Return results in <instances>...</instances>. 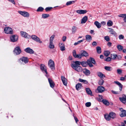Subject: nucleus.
Wrapping results in <instances>:
<instances>
[{"label": "nucleus", "instance_id": "2", "mask_svg": "<svg viewBox=\"0 0 126 126\" xmlns=\"http://www.w3.org/2000/svg\"><path fill=\"white\" fill-rule=\"evenodd\" d=\"M48 65L52 70H53L55 69L54 63L52 60L50 59L49 60L48 62Z\"/></svg>", "mask_w": 126, "mask_h": 126}, {"label": "nucleus", "instance_id": "7", "mask_svg": "<svg viewBox=\"0 0 126 126\" xmlns=\"http://www.w3.org/2000/svg\"><path fill=\"white\" fill-rule=\"evenodd\" d=\"M18 38V36L17 35H13L10 36L11 40L13 42L16 41L17 40Z\"/></svg>", "mask_w": 126, "mask_h": 126}, {"label": "nucleus", "instance_id": "63", "mask_svg": "<svg viewBox=\"0 0 126 126\" xmlns=\"http://www.w3.org/2000/svg\"><path fill=\"white\" fill-rule=\"evenodd\" d=\"M111 43L110 42H108L107 43V45L109 46H110L111 45Z\"/></svg>", "mask_w": 126, "mask_h": 126}, {"label": "nucleus", "instance_id": "49", "mask_svg": "<svg viewBox=\"0 0 126 126\" xmlns=\"http://www.w3.org/2000/svg\"><path fill=\"white\" fill-rule=\"evenodd\" d=\"M118 16L126 18V14H121Z\"/></svg>", "mask_w": 126, "mask_h": 126}, {"label": "nucleus", "instance_id": "50", "mask_svg": "<svg viewBox=\"0 0 126 126\" xmlns=\"http://www.w3.org/2000/svg\"><path fill=\"white\" fill-rule=\"evenodd\" d=\"M84 40H80V41H78L77 42H75L74 43V45L75 46L76 45L79 43H80L81 42L83 41Z\"/></svg>", "mask_w": 126, "mask_h": 126}, {"label": "nucleus", "instance_id": "3", "mask_svg": "<svg viewBox=\"0 0 126 126\" xmlns=\"http://www.w3.org/2000/svg\"><path fill=\"white\" fill-rule=\"evenodd\" d=\"M5 33L7 34H12L13 33V31L12 29L9 27H6L4 29Z\"/></svg>", "mask_w": 126, "mask_h": 126}, {"label": "nucleus", "instance_id": "22", "mask_svg": "<svg viewBox=\"0 0 126 126\" xmlns=\"http://www.w3.org/2000/svg\"><path fill=\"white\" fill-rule=\"evenodd\" d=\"M83 73L85 75L87 76L89 75L90 73V71L86 68H85L83 69Z\"/></svg>", "mask_w": 126, "mask_h": 126}, {"label": "nucleus", "instance_id": "45", "mask_svg": "<svg viewBox=\"0 0 126 126\" xmlns=\"http://www.w3.org/2000/svg\"><path fill=\"white\" fill-rule=\"evenodd\" d=\"M113 24V22L110 20H109L107 22V25L109 26H112Z\"/></svg>", "mask_w": 126, "mask_h": 126}, {"label": "nucleus", "instance_id": "61", "mask_svg": "<svg viewBox=\"0 0 126 126\" xmlns=\"http://www.w3.org/2000/svg\"><path fill=\"white\" fill-rule=\"evenodd\" d=\"M66 36H64L63 37L62 40L63 41H65L66 39Z\"/></svg>", "mask_w": 126, "mask_h": 126}, {"label": "nucleus", "instance_id": "52", "mask_svg": "<svg viewBox=\"0 0 126 126\" xmlns=\"http://www.w3.org/2000/svg\"><path fill=\"white\" fill-rule=\"evenodd\" d=\"M85 105L86 107H89L91 105V103L90 102H87L85 103Z\"/></svg>", "mask_w": 126, "mask_h": 126}, {"label": "nucleus", "instance_id": "21", "mask_svg": "<svg viewBox=\"0 0 126 126\" xmlns=\"http://www.w3.org/2000/svg\"><path fill=\"white\" fill-rule=\"evenodd\" d=\"M59 46L61 50L63 51L65 50L64 45L63 43H60L59 44Z\"/></svg>", "mask_w": 126, "mask_h": 126}, {"label": "nucleus", "instance_id": "26", "mask_svg": "<svg viewBox=\"0 0 126 126\" xmlns=\"http://www.w3.org/2000/svg\"><path fill=\"white\" fill-rule=\"evenodd\" d=\"M88 20V17L87 16H84L82 19L81 23V24L84 23L86 22Z\"/></svg>", "mask_w": 126, "mask_h": 126}, {"label": "nucleus", "instance_id": "46", "mask_svg": "<svg viewBox=\"0 0 126 126\" xmlns=\"http://www.w3.org/2000/svg\"><path fill=\"white\" fill-rule=\"evenodd\" d=\"M74 2L75 1H68L66 3V4L68 6L71 5L72 3H74Z\"/></svg>", "mask_w": 126, "mask_h": 126}, {"label": "nucleus", "instance_id": "23", "mask_svg": "<svg viewBox=\"0 0 126 126\" xmlns=\"http://www.w3.org/2000/svg\"><path fill=\"white\" fill-rule=\"evenodd\" d=\"M81 56L86 57L88 56L87 52L85 51L82 50L81 51Z\"/></svg>", "mask_w": 126, "mask_h": 126}, {"label": "nucleus", "instance_id": "8", "mask_svg": "<svg viewBox=\"0 0 126 126\" xmlns=\"http://www.w3.org/2000/svg\"><path fill=\"white\" fill-rule=\"evenodd\" d=\"M105 88L102 86H100L98 87L97 90L98 93H102L105 90Z\"/></svg>", "mask_w": 126, "mask_h": 126}, {"label": "nucleus", "instance_id": "53", "mask_svg": "<svg viewBox=\"0 0 126 126\" xmlns=\"http://www.w3.org/2000/svg\"><path fill=\"white\" fill-rule=\"evenodd\" d=\"M111 58L110 57H108L105 59L104 60L107 62H110L111 60Z\"/></svg>", "mask_w": 126, "mask_h": 126}, {"label": "nucleus", "instance_id": "15", "mask_svg": "<svg viewBox=\"0 0 126 126\" xmlns=\"http://www.w3.org/2000/svg\"><path fill=\"white\" fill-rule=\"evenodd\" d=\"M48 80L50 87L52 88H53L55 85L54 83L50 78H48Z\"/></svg>", "mask_w": 126, "mask_h": 126}, {"label": "nucleus", "instance_id": "33", "mask_svg": "<svg viewBox=\"0 0 126 126\" xmlns=\"http://www.w3.org/2000/svg\"><path fill=\"white\" fill-rule=\"evenodd\" d=\"M96 50L97 52L99 54L101 52V48L100 47L98 46L96 47Z\"/></svg>", "mask_w": 126, "mask_h": 126}, {"label": "nucleus", "instance_id": "25", "mask_svg": "<svg viewBox=\"0 0 126 126\" xmlns=\"http://www.w3.org/2000/svg\"><path fill=\"white\" fill-rule=\"evenodd\" d=\"M114 82L116 84L119 86V87L120 88L119 90L120 91V92H121L122 90V89L123 87V85L118 81H114Z\"/></svg>", "mask_w": 126, "mask_h": 126}, {"label": "nucleus", "instance_id": "9", "mask_svg": "<svg viewBox=\"0 0 126 126\" xmlns=\"http://www.w3.org/2000/svg\"><path fill=\"white\" fill-rule=\"evenodd\" d=\"M73 56L75 58H77L80 59L82 57L81 55L80 54H76V52L75 50H74L73 51Z\"/></svg>", "mask_w": 126, "mask_h": 126}, {"label": "nucleus", "instance_id": "44", "mask_svg": "<svg viewBox=\"0 0 126 126\" xmlns=\"http://www.w3.org/2000/svg\"><path fill=\"white\" fill-rule=\"evenodd\" d=\"M110 53V51H105L104 52V55L105 56L107 57L108 56Z\"/></svg>", "mask_w": 126, "mask_h": 126}, {"label": "nucleus", "instance_id": "38", "mask_svg": "<svg viewBox=\"0 0 126 126\" xmlns=\"http://www.w3.org/2000/svg\"><path fill=\"white\" fill-rule=\"evenodd\" d=\"M104 68L106 70L108 71H111L112 70V67L110 66H105Z\"/></svg>", "mask_w": 126, "mask_h": 126}, {"label": "nucleus", "instance_id": "13", "mask_svg": "<svg viewBox=\"0 0 126 126\" xmlns=\"http://www.w3.org/2000/svg\"><path fill=\"white\" fill-rule=\"evenodd\" d=\"M119 99L121 101L125 104H126V96L124 95L122 97H120Z\"/></svg>", "mask_w": 126, "mask_h": 126}, {"label": "nucleus", "instance_id": "31", "mask_svg": "<svg viewBox=\"0 0 126 126\" xmlns=\"http://www.w3.org/2000/svg\"><path fill=\"white\" fill-rule=\"evenodd\" d=\"M102 102L104 104L107 106H108L109 105V103L107 100L103 99L102 100Z\"/></svg>", "mask_w": 126, "mask_h": 126}, {"label": "nucleus", "instance_id": "39", "mask_svg": "<svg viewBox=\"0 0 126 126\" xmlns=\"http://www.w3.org/2000/svg\"><path fill=\"white\" fill-rule=\"evenodd\" d=\"M117 55L114 54H111V59L113 60H115L116 58Z\"/></svg>", "mask_w": 126, "mask_h": 126}, {"label": "nucleus", "instance_id": "6", "mask_svg": "<svg viewBox=\"0 0 126 126\" xmlns=\"http://www.w3.org/2000/svg\"><path fill=\"white\" fill-rule=\"evenodd\" d=\"M18 12L19 14L25 17H28L29 16V13L26 12L19 11H18Z\"/></svg>", "mask_w": 126, "mask_h": 126}, {"label": "nucleus", "instance_id": "35", "mask_svg": "<svg viewBox=\"0 0 126 126\" xmlns=\"http://www.w3.org/2000/svg\"><path fill=\"white\" fill-rule=\"evenodd\" d=\"M79 81L80 82H83V83L86 84H87L88 83V81L86 80L83 79H79Z\"/></svg>", "mask_w": 126, "mask_h": 126}, {"label": "nucleus", "instance_id": "40", "mask_svg": "<svg viewBox=\"0 0 126 126\" xmlns=\"http://www.w3.org/2000/svg\"><path fill=\"white\" fill-rule=\"evenodd\" d=\"M49 47L51 49H53L54 48V45L53 44L52 42H50Z\"/></svg>", "mask_w": 126, "mask_h": 126}, {"label": "nucleus", "instance_id": "18", "mask_svg": "<svg viewBox=\"0 0 126 126\" xmlns=\"http://www.w3.org/2000/svg\"><path fill=\"white\" fill-rule=\"evenodd\" d=\"M62 80L64 85L66 86L67 85V82L65 78L63 76L61 77Z\"/></svg>", "mask_w": 126, "mask_h": 126}, {"label": "nucleus", "instance_id": "57", "mask_svg": "<svg viewBox=\"0 0 126 126\" xmlns=\"http://www.w3.org/2000/svg\"><path fill=\"white\" fill-rule=\"evenodd\" d=\"M104 39L107 41H109L110 40V37L108 36H105L104 37Z\"/></svg>", "mask_w": 126, "mask_h": 126}, {"label": "nucleus", "instance_id": "5", "mask_svg": "<svg viewBox=\"0 0 126 126\" xmlns=\"http://www.w3.org/2000/svg\"><path fill=\"white\" fill-rule=\"evenodd\" d=\"M13 52L14 54L16 55L19 54L21 52V49L19 46L15 47L14 50Z\"/></svg>", "mask_w": 126, "mask_h": 126}, {"label": "nucleus", "instance_id": "62", "mask_svg": "<svg viewBox=\"0 0 126 126\" xmlns=\"http://www.w3.org/2000/svg\"><path fill=\"white\" fill-rule=\"evenodd\" d=\"M120 80L121 81H124L125 80V78L123 77H121L120 78Z\"/></svg>", "mask_w": 126, "mask_h": 126}, {"label": "nucleus", "instance_id": "32", "mask_svg": "<svg viewBox=\"0 0 126 126\" xmlns=\"http://www.w3.org/2000/svg\"><path fill=\"white\" fill-rule=\"evenodd\" d=\"M81 64L83 66L86 67L87 66L88 64L87 61H83L81 62Z\"/></svg>", "mask_w": 126, "mask_h": 126}, {"label": "nucleus", "instance_id": "54", "mask_svg": "<svg viewBox=\"0 0 126 126\" xmlns=\"http://www.w3.org/2000/svg\"><path fill=\"white\" fill-rule=\"evenodd\" d=\"M111 92L113 94H119L120 93L119 92L116 91L112 90L111 91Z\"/></svg>", "mask_w": 126, "mask_h": 126}, {"label": "nucleus", "instance_id": "60", "mask_svg": "<svg viewBox=\"0 0 126 126\" xmlns=\"http://www.w3.org/2000/svg\"><path fill=\"white\" fill-rule=\"evenodd\" d=\"M116 58L118 60H120L121 59L122 57L120 55H117V57H116Z\"/></svg>", "mask_w": 126, "mask_h": 126}, {"label": "nucleus", "instance_id": "36", "mask_svg": "<svg viewBox=\"0 0 126 126\" xmlns=\"http://www.w3.org/2000/svg\"><path fill=\"white\" fill-rule=\"evenodd\" d=\"M117 48L119 51L122 50L123 49V47L120 45H118L117 46Z\"/></svg>", "mask_w": 126, "mask_h": 126}, {"label": "nucleus", "instance_id": "47", "mask_svg": "<svg viewBox=\"0 0 126 126\" xmlns=\"http://www.w3.org/2000/svg\"><path fill=\"white\" fill-rule=\"evenodd\" d=\"M44 10V8L42 7H39L37 9V12H41Z\"/></svg>", "mask_w": 126, "mask_h": 126}, {"label": "nucleus", "instance_id": "10", "mask_svg": "<svg viewBox=\"0 0 126 126\" xmlns=\"http://www.w3.org/2000/svg\"><path fill=\"white\" fill-rule=\"evenodd\" d=\"M19 61L20 62H24L25 63H26L28 62V58L23 57L20 58Z\"/></svg>", "mask_w": 126, "mask_h": 126}, {"label": "nucleus", "instance_id": "17", "mask_svg": "<svg viewBox=\"0 0 126 126\" xmlns=\"http://www.w3.org/2000/svg\"><path fill=\"white\" fill-rule=\"evenodd\" d=\"M20 33L22 36L25 38H29L30 37V35H28V34L25 32L21 31L20 32Z\"/></svg>", "mask_w": 126, "mask_h": 126}, {"label": "nucleus", "instance_id": "30", "mask_svg": "<svg viewBox=\"0 0 126 126\" xmlns=\"http://www.w3.org/2000/svg\"><path fill=\"white\" fill-rule=\"evenodd\" d=\"M97 74L98 76L100 78H102L103 77H105V76L100 72H97Z\"/></svg>", "mask_w": 126, "mask_h": 126}, {"label": "nucleus", "instance_id": "51", "mask_svg": "<svg viewBox=\"0 0 126 126\" xmlns=\"http://www.w3.org/2000/svg\"><path fill=\"white\" fill-rule=\"evenodd\" d=\"M55 36L54 35H53L51 36L50 38V42H52Z\"/></svg>", "mask_w": 126, "mask_h": 126}, {"label": "nucleus", "instance_id": "43", "mask_svg": "<svg viewBox=\"0 0 126 126\" xmlns=\"http://www.w3.org/2000/svg\"><path fill=\"white\" fill-rule=\"evenodd\" d=\"M104 82L103 80L102 79H101L99 80L98 83L99 85L101 86L103 85Z\"/></svg>", "mask_w": 126, "mask_h": 126}, {"label": "nucleus", "instance_id": "28", "mask_svg": "<svg viewBox=\"0 0 126 126\" xmlns=\"http://www.w3.org/2000/svg\"><path fill=\"white\" fill-rule=\"evenodd\" d=\"M94 24L98 28H100L101 27V24L97 21H95L94 22Z\"/></svg>", "mask_w": 126, "mask_h": 126}, {"label": "nucleus", "instance_id": "59", "mask_svg": "<svg viewBox=\"0 0 126 126\" xmlns=\"http://www.w3.org/2000/svg\"><path fill=\"white\" fill-rule=\"evenodd\" d=\"M92 45L94 46H95L97 45V44L96 42L94 41L92 43Z\"/></svg>", "mask_w": 126, "mask_h": 126}, {"label": "nucleus", "instance_id": "4", "mask_svg": "<svg viewBox=\"0 0 126 126\" xmlns=\"http://www.w3.org/2000/svg\"><path fill=\"white\" fill-rule=\"evenodd\" d=\"M31 37L32 39L37 42L40 44L42 43V42L41 40L36 35H32L31 36Z\"/></svg>", "mask_w": 126, "mask_h": 126}, {"label": "nucleus", "instance_id": "24", "mask_svg": "<svg viewBox=\"0 0 126 126\" xmlns=\"http://www.w3.org/2000/svg\"><path fill=\"white\" fill-rule=\"evenodd\" d=\"M85 39L87 41L90 42L92 40V37L90 35H87L85 36Z\"/></svg>", "mask_w": 126, "mask_h": 126}, {"label": "nucleus", "instance_id": "19", "mask_svg": "<svg viewBox=\"0 0 126 126\" xmlns=\"http://www.w3.org/2000/svg\"><path fill=\"white\" fill-rule=\"evenodd\" d=\"M77 13L80 14H84L86 13L87 11L86 10H80L76 11Z\"/></svg>", "mask_w": 126, "mask_h": 126}, {"label": "nucleus", "instance_id": "20", "mask_svg": "<svg viewBox=\"0 0 126 126\" xmlns=\"http://www.w3.org/2000/svg\"><path fill=\"white\" fill-rule=\"evenodd\" d=\"M108 29L110 30L109 32L111 34L115 36H116L117 34L113 29L110 28H108Z\"/></svg>", "mask_w": 126, "mask_h": 126}, {"label": "nucleus", "instance_id": "64", "mask_svg": "<svg viewBox=\"0 0 126 126\" xmlns=\"http://www.w3.org/2000/svg\"><path fill=\"white\" fill-rule=\"evenodd\" d=\"M121 125L119 126H125V125L124 123L122 122L121 124Z\"/></svg>", "mask_w": 126, "mask_h": 126}, {"label": "nucleus", "instance_id": "1", "mask_svg": "<svg viewBox=\"0 0 126 126\" xmlns=\"http://www.w3.org/2000/svg\"><path fill=\"white\" fill-rule=\"evenodd\" d=\"M105 118H115L116 117V114L113 112L111 111L110 112L109 114H105L104 115Z\"/></svg>", "mask_w": 126, "mask_h": 126}, {"label": "nucleus", "instance_id": "58", "mask_svg": "<svg viewBox=\"0 0 126 126\" xmlns=\"http://www.w3.org/2000/svg\"><path fill=\"white\" fill-rule=\"evenodd\" d=\"M117 73L119 74H120L122 73V70L121 69H117Z\"/></svg>", "mask_w": 126, "mask_h": 126}, {"label": "nucleus", "instance_id": "37", "mask_svg": "<svg viewBox=\"0 0 126 126\" xmlns=\"http://www.w3.org/2000/svg\"><path fill=\"white\" fill-rule=\"evenodd\" d=\"M86 91L87 93L89 94H91L92 93L90 89L89 88H86Z\"/></svg>", "mask_w": 126, "mask_h": 126}, {"label": "nucleus", "instance_id": "41", "mask_svg": "<svg viewBox=\"0 0 126 126\" xmlns=\"http://www.w3.org/2000/svg\"><path fill=\"white\" fill-rule=\"evenodd\" d=\"M49 16V14H43L42 15V17L43 18H46Z\"/></svg>", "mask_w": 126, "mask_h": 126}, {"label": "nucleus", "instance_id": "14", "mask_svg": "<svg viewBox=\"0 0 126 126\" xmlns=\"http://www.w3.org/2000/svg\"><path fill=\"white\" fill-rule=\"evenodd\" d=\"M75 70L79 72H81L82 70V67L80 66H74V67H72Z\"/></svg>", "mask_w": 126, "mask_h": 126}, {"label": "nucleus", "instance_id": "55", "mask_svg": "<svg viewBox=\"0 0 126 126\" xmlns=\"http://www.w3.org/2000/svg\"><path fill=\"white\" fill-rule=\"evenodd\" d=\"M52 8V7H47L45 8V10L46 12H48L50 11Z\"/></svg>", "mask_w": 126, "mask_h": 126}, {"label": "nucleus", "instance_id": "29", "mask_svg": "<svg viewBox=\"0 0 126 126\" xmlns=\"http://www.w3.org/2000/svg\"><path fill=\"white\" fill-rule=\"evenodd\" d=\"M120 116L122 117H124L126 116V110H125L123 111L122 113L120 114Z\"/></svg>", "mask_w": 126, "mask_h": 126}, {"label": "nucleus", "instance_id": "56", "mask_svg": "<svg viewBox=\"0 0 126 126\" xmlns=\"http://www.w3.org/2000/svg\"><path fill=\"white\" fill-rule=\"evenodd\" d=\"M124 36L123 35L121 34L119 36V39H124Z\"/></svg>", "mask_w": 126, "mask_h": 126}, {"label": "nucleus", "instance_id": "34", "mask_svg": "<svg viewBox=\"0 0 126 126\" xmlns=\"http://www.w3.org/2000/svg\"><path fill=\"white\" fill-rule=\"evenodd\" d=\"M77 30V28L75 26H73L72 30V33L73 34L75 33L76 32Z\"/></svg>", "mask_w": 126, "mask_h": 126}, {"label": "nucleus", "instance_id": "12", "mask_svg": "<svg viewBox=\"0 0 126 126\" xmlns=\"http://www.w3.org/2000/svg\"><path fill=\"white\" fill-rule=\"evenodd\" d=\"M25 51L26 52L30 54L34 53V51L30 47H27L25 49Z\"/></svg>", "mask_w": 126, "mask_h": 126}, {"label": "nucleus", "instance_id": "48", "mask_svg": "<svg viewBox=\"0 0 126 126\" xmlns=\"http://www.w3.org/2000/svg\"><path fill=\"white\" fill-rule=\"evenodd\" d=\"M92 63L90 61L88 60L87 61L88 64L89 65V67H92L93 66V65L92 64Z\"/></svg>", "mask_w": 126, "mask_h": 126}, {"label": "nucleus", "instance_id": "11", "mask_svg": "<svg viewBox=\"0 0 126 126\" xmlns=\"http://www.w3.org/2000/svg\"><path fill=\"white\" fill-rule=\"evenodd\" d=\"M81 62L78 61H76L74 62L75 64L72 63L71 64V66L72 67L74 66H79L81 64Z\"/></svg>", "mask_w": 126, "mask_h": 126}, {"label": "nucleus", "instance_id": "27", "mask_svg": "<svg viewBox=\"0 0 126 126\" xmlns=\"http://www.w3.org/2000/svg\"><path fill=\"white\" fill-rule=\"evenodd\" d=\"M82 87V84L80 83H78L76 86V89L77 90H80Z\"/></svg>", "mask_w": 126, "mask_h": 126}, {"label": "nucleus", "instance_id": "16", "mask_svg": "<svg viewBox=\"0 0 126 126\" xmlns=\"http://www.w3.org/2000/svg\"><path fill=\"white\" fill-rule=\"evenodd\" d=\"M40 67L41 70L43 72H45L46 74H47V69L44 65L41 64L40 65Z\"/></svg>", "mask_w": 126, "mask_h": 126}, {"label": "nucleus", "instance_id": "42", "mask_svg": "<svg viewBox=\"0 0 126 126\" xmlns=\"http://www.w3.org/2000/svg\"><path fill=\"white\" fill-rule=\"evenodd\" d=\"M88 60L89 61H90L91 63H92L94 64L95 63V62L94 59L93 58H90Z\"/></svg>", "mask_w": 126, "mask_h": 126}]
</instances>
